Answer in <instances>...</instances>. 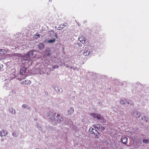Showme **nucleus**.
I'll return each instance as SVG.
<instances>
[{"mask_svg": "<svg viewBox=\"0 0 149 149\" xmlns=\"http://www.w3.org/2000/svg\"><path fill=\"white\" fill-rule=\"evenodd\" d=\"M89 131L91 134L95 135V138H99L100 134L95 129H94L92 127L90 128L89 129Z\"/></svg>", "mask_w": 149, "mask_h": 149, "instance_id": "1", "label": "nucleus"}, {"mask_svg": "<svg viewBox=\"0 0 149 149\" xmlns=\"http://www.w3.org/2000/svg\"><path fill=\"white\" fill-rule=\"evenodd\" d=\"M19 56H20L22 58L27 57L29 58L30 57H31L33 55V50H30L29 51L28 53L25 55H22L20 54H19Z\"/></svg>", "mask_w": 149, "mask_h": 149, "instance_id": "2", "label": "nucleus"}, {"mask_svg": "<svg viewBox=\"0 0 149 149\" xmlns=\"http://www.w3.org/2000/svg\"><path fill=\"white\" fill-rule=\"evenodd\" d=\"M93 127L95 129H97L102 131H103L105 130V128L100 124L94 125H93Z\"/></svg>", "mask_w": 149, "mask_h": 149, "instance_id": "3", "label": "nucleus"}, {"mask_svg": "<svg viewBox=\"0 0 149 149\" xmlns=\"http://www.w3.org/2000/svg\"><path fill=\"white\" fill-rule=\"evenodd\" d=\"M91 115L95 118L100 120L102 119V117L100 115L95 113H91L90 114Z\"/></svg>", "mask_w": 149, "mask_h": 149, "instance_id": "4", "label": "nucleus"}, {"mask_svg": "<svg viewBox=\"0 0 149 149\" xmlns=\"http://www.w3.org/2000/svg\"><path fill=\"white\" fill-rule=\"evenodd\" d=\"M45 55L46 56H51L52 54L50 48L47 49L45 51Z\"/></svg>", "mask_w": 149, "mask_h": 149, "instance_id": "5", "label": "nucleus"}, {"mask_svg": "<svg viewBox=\"0 0 149 149\" xmlns=\"http://www.w3.org/2000/svg\"><path fill=\"white\" fill-rule=\"evenodd\" d=\"M49 34L50 36L52 38H57L56 33H54L53 31H50Z\"/></svg>", "mask_w": 149, "mask_h": 149, "instance_id": "6", "label": "nucleus"}, {"mask_svg": "<svg viewBox=\"0 0 149 149\" xmlns=\"http://www.w3.org/2000/svg\"><path fill=\"white\" fill-rule=\"evenodd\" d=\"M67 24L66 23H65V24H61L59 25L57 29L58 30H62L63 28L65 27L66 26V25H67Z\"/></svg>", "mask_w": 149, "mask_h": 149, "instance_id": "7", "label": "nucleus"}, {"mask_svg": "<svg viewBox=\"0 0 149 149\" xmlns=\"http://www.w3.org/2000/svg\"><path fill=\"white\" fill-rule=\"evenodd\" d=\"M31 83V81L30 80H25L21 82L22 84H25V85H28L30 84Z\"/></svg>", "mask_w": 149, "mask_h": 149, "instance_id": "8", "label": "nucleus"}, {"mask_svg": "<svg viewBox=\"0 0 149 149\" xmlns=\"http://www.w3.org/2000/svg\"><path fill=\"white\" fill-rule=\"evenodd\" d=\"M79 40L82 44L86 42V39L84 38L80 37L78 38Z\"/></svg>", "mask_w": 149, "mask_h": 149, "instance_id": "9", "label": "nucleus"}, {"mask_svg": "<svg viewBox=\"0 0 149 149\" xmlns=\"http://www.w3.org/2000/svg\"><path fill=\"white\" fill-rule=\"evenodd\" d=\"M127 140V138L126 137H122L121 141L122 143L124 144H126Z\"/></svg>", "mask_w": 149, "mask_h": 149, "instance_id": "10", "label": "nucleus"}, {"mask_svg": "<svg viewBox=\"0 0 149 149\" xmlns=\"http://www.w3.org/2000/svg\"><path fill=\"white\" fill-rule=\"evenodd\" d=\"M26 71V69L24 68H21L20 70V73L21 74L23 75Z\"/></svg>", "mask_w": 149, "mask_h": 149, "instance_id": "11", "label": "nucleus"}, {"mask_svg": "<svg viewBox=\"0 0 149 149\" xmlns=\"http://www.w3.org/2000/svg\"><path fill=\"white\" fill-rule=\"evenodd\" d=\"M56 118H57V122H60L63 120L62 118L59 114H58L57 115Z\"/></svg>", "mask_w": 149, "mask_h": 149, "instance_id": "12", "label": "nucleus"}, {"mask_svg": "<svg viewBox=\"0 0 149 149\" xmlns=\"http://www.w3.org/2000/svg\"><path fill=\"white\" fill-rule=\"evenodd\" d=\"M7 52V51L6 50H5L3 49H0V54H3Z\"/></svg>", "mask_w": 149, "mask_h": 149, "instance_id": "13", "label": "nucleus"}, {"mask_svg": "<svg viewBox=\"0 0 149 149\" xmlns=\"http://www.w3.org/2000/svg\"><path fill=\"white\" fill-rule=\"evenodd\" d=\"M38 47L40 49H42L44 48L45 45L43 43H40L39 44Z\"/></svg>", "mask_w": 149, "mask_h": 149, "instance_id": "14", "label": "nucleus"}, {"mask_svg": "<svg viewBox=\"0 0 149 149\" xmlns=\"http://www.w3.org/2000/svg\"><path fill=\"white\" fill-rule=\"evenodd\" d=\"M120 103L122 104H125L126 103L128 104H130L129 102L128 101H127V100H121L120 101Z\"/></svg>", "mask_w": 149, "mask_h": 149, "instance_id": "15", "label": "nucleus"}, {"mask_svg": "<svg viewBox=\"0 0 149 149\" xmlns=\"http://www.w3.org/2000/svg\"><path fill=\"white\" fill-rule=\"evenodd\" d=\"M90 53V51L88 49L87 50H86L84 52L83 54L84 56H86L88 55Z\"/></svg>", "mask_w": 149, "mask_h": 149, "instance_id": "16", "label": "nucleus"}, {"mask_svg": "<svg viewBox=\"0 0 149 149\" xmlns=\"http://www.w3.org/2000/svg\"><path fill=\"white\" fill-rule=\"evenodd\" d=\"M74 111L73 108H71L68 110V113L69 114H71L73 113Z\"/></svg>", "mask_w": 149, "mask_h": 149, "instance_id": "17", "label": "nucleus"}, {"mask_svg": "<svg viewBox=\"0 0 149 149\" xmlns=\"http://www.w3.org/2000/svg\"><path fill=\"white\" fill-rule=\"evenodd\" d=\"M53 38V39L52 40H49L48 42H49V43H53V42H55V39L56 38Z\"/></svg>", "mask_w": 149, "mask_h": 149, "instance_id": "18", "label": "nucleus"}, {"mask_svg": "<svg viewBox=\"0 0 149 149\" xmlns=\"http://www.w3.org/2000/svg\"><path fill=\"white\" fill-rule=\"evenodd\" d=\"M40 35L39 33H37L34 35V37L36 39H38L40 38Z\"/></svg>", "mask_w": 149, "mask_h": 149, "instance_id": "19", "label": "nucleus"}, {"mask_svg": "<svg viewBox=\"0 0 149 149\" xmlns=\"http://www.w3.org/2000/svg\"><path fill=\"white\" fill-rule=\"evenodd\" d=\"M52 115H53V116H52L50 117V118H51V119L52 120L53 119H54V117L56 116V113H55L54 114L53 113Z\"/></svg>", "mask_w": 149, "mask_h": 149, "instance_id": "20", "label": "nucleus"}, {"mask_svg": "<svg viewBox=\"0 0 149 149\" xmlns=\"http://www.w3.org/2000/svg\"><path fill=\"white\" fill-rule=\"evenodd\" d=\"M144 143H149V140L148 139H144L143 140Z\"/></svg>", "mask_w": 149, "mask_h": 149, "instance_id": "21", "label": "nucleus"}, {"mask_svg": "<svg viewBox=\"0 0 149 149\" xmlns=\"http://www.w3.org/2000/svg\"><path fill=\"white\" fill-rule=\"evenodd\" d=\"M146 116H144L142 117L141 119L143 120H146V122H147L148 121V119L147 118H146Z\"/></svg>", "mask_w": 149, "mask_h": 149, "instance_id": "22", "label": "nucleus"}, {"mask_svg": "<svg viewBox=\"0 0 149 149\" xmlns=\"http://www.w3.org/2000/svg\"><path fill=\"white\" fill-rule=\"evenodd\" d=\"M141 116V114L139 113H136V117L138 118H139Z\"/></svg>", "mask_w": 149, "mask_h": 149, "instance_id": "23", "label": "nucleus"}, {"mask_svg": "<svg viewBox=\"0 0 149 149\" xmlns=\"http://www.w3.org/2000/svg\"><path fill=\"white\" fill-rule=\"evenodd\" d=\"M58 68V66L57 65H56L53 66V68L54 69H55L56 68Z\"/></svg>", "mask_w": 149, "mask_h": 149, "instance_id": "24", "label": "nucleus"}, {"mask_svg": "<svg viewBox=\"0 0 149 149\" xmlns=\"http://www.w3.org/2000/svg\"><path fill=\"white\" fill-rule=\"evenodd\" d=\"M22 107L23 108H25L26 107H27V106L26 104H23V105Z\"/></svg>", "mask_w": 149, "mask_h": 149, "instance_id": "25", "label": "nucleus"}, {"mask_svg": "<svg viewBox=\"0 0 149 149\" xmlns=\"http://www.w3.org/2000/svg\"><path fill=\"white\" fill-rule=\"evenodd\" d=\"M78 45L79 47H81L82 46V45L80 43H78Z\"/></svg>", "mask_w": 149, "mask_h": 149, "instance_id": "26", "label": "nucleus"}, {"mask_svg": "<svg viewBox=\"0 0 149 149\" xmlns=\"http://www.w3.org/2000/svg\"><path fill=\"white\" fill-rule=\"evenodd\" d=\"M3 67V65L2 64H0V68H2Z\"/></svg>", "mask_w": 149, "mask_h": 149, "instance_id": "27", "label": "nucleus"}, {"mask_svg": "<svg viewBox=\"0 0 149 149\" xmlns=\"http://www.w3.org/2000/svg\"><path fill=\"white\" fill-rule=\"evenodd\" d=\"M62 91V89L61 88H60V89H59V92H61Z\"/></svg>", "mask_w": 149, "mask_h": 149, "instance_id": "28", "label": "nucleus"}, {"mask_svg": "<svg viewBox=\"0 0 149 149\" xmlns=\"http://www.w3.org/2000/svg\"><path fill=\"white\" fill-rule=\"evenodd\" d=\"M2 134V132H0V135L1 136H2V135H1V134Z\"/></svg>", "mask_w": 149, "mask_h": 149, "instance_id": "29", "label": "nucleus"}, {"mask_svg": "<svg viewBox=\"0 0 149 149\" xmlns=\"http://www.w3.org/2000/svg\"><path fill=\"white\" fill-rule=\"evenodd\" d=\"M23 60H27V59H23Z\"/></svg>", "mask_w": 149, "mask_h": 149, "instance_id": "30", "label": "nucleus"}, {"mask_svg": "<svg viewBox=\"0 0 149 149\" xmlns=\"http://www.w3.org/2000/svg\"><path fill=\"white\" fill-rule=\"evenodd\" d=\"M2 59H0V60H1Z\"/></svg>", "mask_w": 149, "mask_h": 149, "instance_id": "31", "label": "nucleus"}, {"mask_svg": "<svg viewBox=\"0 0 149 149\" xmlns=\"http://www.w3.org/2000/svg\"><path fill=\"white\" fill-rule=\"evenodd\" d=\"M1 71V69L0 68V71Z\"/></svg>", "mask_w": 149, "mask_h": 149, "instance_id": "32", "label": "nucleus"}]
</instances>
